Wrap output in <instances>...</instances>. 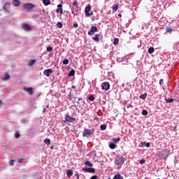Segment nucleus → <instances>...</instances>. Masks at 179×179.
<instances>
[{
  "label": "nucleus",
  "instance_id": "6",
  "mask_svg": "<svg viewBox=\"0 0 179 179\" xmlns=\"http://www.w3.org/2000/svg\"><path fill=\"white\" fill-rule=\"evenodd\" d=\"M73 121H76V118L72 117L69 116V113H66L65 115V120H64V122H73Z\"/></svg>",
  "mask_w": 179,
  "mask_h": 179
},
{
  "label": "nucleus",
  "instance_id": "16",
  "mask_svg": "<svg viewBox=\"0 0 179 179\" xmlns=\"http://www.w3.org/2000/svg\"><path fill=\"white\" fill-rule=\"evenodd\" d=\"M92 40H94V41H96V43H99V41H100V34H95V36L92 37Z\"/></svg>",
  "mask_w": 179,
  "mask_h": 179
},
{
  "label": "nucleus",
  "instance_id": "38",
  "mask_svg": "<svg viewBox=\"0 0 179 179\" xmlns=\"http://www.w3.org/2000/svg\"><path fill=\"white\" fill-rule=\"evenodd\" d=\"M74 75H75V70H71L69 73V76H73Z\"/></svg>",
  "mask_w": 179,
  "mask_h": 179
},
{
  "label": "nucleus",
  "instance_id": "26",
  "mask_svg": "<svg viewBox=\"0 0 179 179\" xmlns=\"http://www.w3.org/2000/svg\"><path fill=\"white\" fill-rule=\"evenodd\" d=\"M85 164V166H88V167H93V164H92L90 161H86Z\"/></svg>",
  "mask_w": 179,
  "mask_h": 179
},
{
  "label": "nucleus",
  "instance_id": "2",
  "mask_svg": "<svg viewBox=\"0 0 179 179\" xmlns=\"http://www.w3.org/2000/svg\"><path fill=\"white\" fill-rule=\"evenodd\" d=\"M85 16L87 17H90V16H93V11H92V6L90 4H87L85 9Z\"/></svg>",
  "mask_w": 179,
  "mask_h": 179
},
{
  "label": "nucleus",
  "instance_id": "27",
  "mask_svg": "<svg viewBox=\"0 0 179 179\" xmlns=\"http://www.w3.org/2000/svg\"><path fill=\"white\" fill-rule=\"evenodd\" d=\"M113 9L115 10V12H117V10H118V4H113Z\"/></svg>",
  "mask_w": 179,
  "mask_h": 179
},
{
  "label": "nucleus",
  "instance_id": "44",
  "mask_svg": "<svg viewBox=\"0 0 179 179\" xmlns=\"http://www.w3.org/2000/svg\"><path fill=\"white\" fill-rule=\"evenodd\" d=\"M24 160V159H20L18 160V163L22 164V163H23Z\"/></svg>",
  "mask_w": 179,
  "mask_h": 179
},
{
  "label": "nucleus",
  "instance_id": "59",
  "mask_svg": "<svg viewBox=\"0 0 179 179\" xmlns=\"http://www.w3.org/2000/svg\"><path fill=\"white\" fill-rule=\"evenodd\" d=\"M46 107H47V108H49L48 105Z\"/></svg>",
  "mask_w": 179,
  "mask_h": 179
},
{
  "label": "nucleus",
  "instance_id": "57",
  "mask_svg": "<svg viewBox=\"0 0 179 179\" xmlns=\"http://www.w3.org/2000/svg\"><path fill=\"white\" fill-rule=\"evenodd\" d=\"M73 99H74V100H76V96H72Z\"/></svg>",
  "mask_w": 179,
  "mask_h": 179
},
{
  "label": "nucleus",
  "instance_id": "42",
  "mask_svg": "<svg viewBox=\"0 0 179 179\" xmlns=\"http://www.w3.org/2000/svg\"><path fill=\"white\" fill-rule=\"evenodd\" d=\"M142 114H143V115H148V110H143Z\"/></svg>",
  "mask_w": 179,
  "mask_h": 179
},
{
  "label": "nucleus",
  "instance_id": "29",
  "mask_svg": "<svg viewBox=\"0 0 179 179\" xmlns=\"http://www.w3.org/2000/svg\"><path fill=\"white\" fill-rule=\"evenodd\" d=\"M62 26H64V24H62V22H59L57 23V27H58L59 29H62Z\"/></svg>",
  "mask_w": 179,
  "mask_h": 179
},
{
  "label": "nucleus",
  "instance_id": "56",
  "mask_svg": "<svg viewBox=\"0 0 179 179\" xmlns=\"http://www.w3.org/2000/svg\"><path fill=\"white\" fill-rule=\"evenodd\" d=\"M118 16H119V17H121V16H122V15L118 14Z\"/></svg>",
  "mask_w": 179,
  "mask_h": 179
},
{
  "label": "nucleus",
  "instance_id": "15",
  "mask_svg": "<svg viewBox=\"0 0 179 179\" xmlns=\"http://www.w3.org/2000/svg\"><path fill=\"white\" fill-rule=\"evenodd\" d=\"M83 170L87 173H95L96 171L94 168H83Z\"/></svg>",
  "mask_w": 179,
  "mask_h": 179
},
{
  "label": "nucleus",
  "instance_id": "18",
  "mask_svg": "<svg viewBox=\"0 0 179 179\" xmlns=\"http://www.w3.org/2000/svg\"><path fill=\"white\" fill-rule=\"evenodd\" d=\"M66 176H67L68 178H71V177H72V176H73V171H72L71 169H67Z\"/></svg>",
  "mask_w": 179,
  "mask_h": 179
},
{
  "label": "nucleus",
  "instance_id": "30",
  "mask_svg": "<svg viewBox=\"0 0 179 179\" xmlns=\"http://www.w3.org/2000/svg\"><path fill=\"white\" fill-rule=\"evenodd\" d=\"M100 129H101V131H106V129H107V126L106 124H101Z\"/></svg>",
  "mask_w": 179,
  "mask_h": 179
},
{
  "label": "nucleus",
  "instance_id": "45",
  "mask_svg": "<svg viewBox=\"0 0 179 179\" xmlns=\"http://www.w3.org/2000/svg\"><path fill=\"white\" fill-rule=\"evenodd\" d=\"M164 82V80L163 79H161L159 80V85H163Z\"/></svg>",
  "mask_w": 179,
  "mask_h": 179
},
{
  "label": "nucleus",
  "instance_id": "28",
  "mask_svg": "<svg viewBox=\"0 0 179 179\" xmlns=\"http://www.w3.org/2000/svg\"><path fill=\"white\" fill-rule=\"evenodd\" d=\"M147 96H148V94L145 93V94H141L140 96V99H141L142 100H145V99H146Z\"/></svg>",
  "mask_w": 179,
  "mask_h": 179
},
{
  "label": "nucleus",
  "instance_id": "1",
  "mask_svg": "<svg viewBox=\"0 0 179 179\" xmlns=\"http://www.w3.org/2000/svg\"><path fill=\"white\" fill-rule=\"evenodd\" d=\"M125 162V158H124L122 156H117L115 160V164L116 166H118L119 167H121L122 164H124V162Z\"/></svg>",
  "mask_w": 179,
  "mask_h": 179
},
{
  "label": "nucleus",
  "instance_id": "14",
  "mask_svg": "<svg viewBox=\"0 0 179 179\" xmlns=\"http://www.w3.org/2000/svg\"><path fill=\"white\" fill-rule=\"evenodd\" d=\"M57 13H60V15H62L64 13V11L62 10V4L57 5V9L56 10Z\"/></svg>",
  "mask_w": 179,
  "mask_h": 179
},
{
  "label": "nucleus",
  "instance_id": "21",
  "mask_svg": "<svg viewBox=\"0 0 179 179\" xmlns=\"http://www.w3.org/2000/svg\"><path fill=\"white\" fill-rule=\"evenodd\" d=\"M35 62H36L35 59L29 60V62H28V65L29 66H33V65H34Z\"/></svg>",
  "mask_w": 179,
  "mask_h": 179
},
{
  "label": "nucleus",
  "instance_id": "10",
  "mask_svg": "<svg viewBox=\"0 0 179 179\" xmlns=\"http://www.w3.org/2000/svg\"><path fill=\"white\" fill-rule=\"evenodd\" d=\"M52 72H54V70L52 69H48L44 70L43 74L45 76L49 77V76H51V74L52 73Z\"/></svg>",
  "mask_w": 179,
  "mask_h": 179
},
{
  "label": "nucleus",
  "instance_id": "5",
  "mask_svg": "<svg viewBox=\"0 0 179 179\" xmlns=\"http://www.w3.org/2000/svg\"><path fill=\"white\" fill-rule=\"evenodd\" d=\"M23 8L26 9V10H31L34 8H36V5L31 3H27L23 4Z\"/></svg>",
  "mask_w": 179,
  "mask_h": 179
},
{
  "label": "nucleus",
  "instance_id": "39",
  "mask_svg": "<svg viewBox=\"0 0 179 179\" xmlns=\"http://www.w3.org/2000/svg\"><path fill=\"white\" fill-rule=\"evenodd\" d=\"M63 64L64 65H68V64H69V60H68V59H65L63 60Z\"/></svg>",
  "mask_w": 179,
  "mask_h": 179
},
{
  "label": "nucleus",
  "instance_id": "35",
  "mask_svg": "<svg viewBox=\"0 0 179 179\" xmlns=\"http://www.w3.org/2000/svg\"><path fill=\"white\" fill-rule=\"evenodd\" d=\"M173 31V29H171V27H166V33H171Z\"/></svg>",
  "mask_w": 179,
  "mask_h": 179
},
{
  "label": "nucleus",
  "instance_id": "3",
  "mask_svg": "<svg viewBox=\"0 0 179 179\" xmlns=\"http://www.w3.org/2000/svg\"><path fill=\"white\" fill-rule=\"evenodd\" d=\"M159 155L161 157H162V159H167V157H169V155H170V150L169 149L162 150Z\"/></svg>",
  "mask_w": 179,
  "mask_h": 179
},
{
  "label": "nucleus",
  "instance_id": "37",
  "mask_svg": "<svg viewBox=\"0 0 179 179\" xmlns=\"http://www.w3.org/2000/svg\"><path fill=\"white\" fill-rule=\"evenodd\" d=\"M52 50H53L52 47H51V46H48L47 47L48 52H52Z\"/></svg>",
  "mask_w": 179,
  "mask_h": 179
},
{
  "label": "nucleus",
  "instance_id": "9",
  "mask_svg": "<svg viewBox=\"0 0 179 179\" xmlns=\"http://www.w3.org/2000/svg\"><path fill=\"white\" fill-rule=\"evenodd\" d=\"M98 30L99 29H97V27L92 26V27H91L90 31L88 32V35L93 36V34H94V33H97Z\"/></svg>",
  "mask_w": 179,
  "mask_h": 179
},
{
  "label": "nucleus",
  "instance_id": "53",
  "mask_svg": "<svg viewBox=\"0 0 179 179\" xmlns=\"http://www.w3.org/2000/svg\"><path fill=\"white\" fill-rule=\"evenodd\" d=\"M47 111V109L45 108H43V113H45Z\"/></svg>",
  "mask_w": 179,
  "mask_h": 179
},
{
  "label": "nucleus",
  "instance_id": "32",
  "mask_svg": "<svg viewBox=\"0 0 179 179\" xmlns=\"http://www.w3.org/2000/svg\"><path fill=\"white\" fill-rule=\"evenodd\" d=\"M173 101H174L173 99H165L166 103H173Z\"/></svg>",
  "mask_w": 179,
  "mask_h": 179
},
{
  "label": "nucleus",
  "instance_id": "34",
  "mask_svg": "<svg viewBox=\"0 0 179 179\" xmlns=\"http://www.w3.org/2000/svg\"><path fill=\"white\" fill-rule=\"evenodd\" d=\"M73 6H76V8H79V6H78V0H74L73 1Z\"/></svg>",
  "mask_w": 179,
  "mask_h": 179
},
{
  "label": "nucleus",
  "instance_id": "33",
  "mask_svg": "<svg viewBox=\"0 0 179 179\" xmlns=\"http://www.w3.org/2000/svg\"><path fill=\"white\" fill-rule=\"evenodd\" d=\"M119 42H120V40L118 39V38H115L113 41L114 45H117V44H118Z\"/></svg>",
  "mask_w": 179,
  "mask_h": 179
},
{
  "label": "nucleus",
  "instance_id": "41",
  "mask_svg": "<svg viewBox=\"0 0 179 179\" xmlns=\"http://www.w3.org/2000/svg\"><path fill=\"white\" fill-rule=\"evenodd\" d=\"M14 164H15V160H13V159L10 160L9 165L14 166Z\"/></svg>",
  "mask_w": 179,
  "mask_h": 179
},
{
  "label": "nucleus",
  "instance_id": "60",
  "mask_svg": "<svg viewBox=\"0 0 179 179\" xmlns=\"http://www.w3.org/2000/svg\"><path fill=\"white\" fill-rule=\"evenodd\" d=\"M76 103H77L78 104H79V102L76 101Z\"/></svg>",
  "mask_w": 179,
  "mask_h": 179
},
{
  "label": "nucleus",
  "instance_id": "12",
  "mask_svg": "<svg viewBox=\"0 0 179 179\" xmlns=\"http://www.w3.org/2000/svg\"><path fill=\"white\" fill-rule=\"evenodd\" d=\"M78 13H79V7H73L71 8V13L74 16H76V15H78Z\"/></svg>",
  "mask_w": 179,
  "mask_h": 179
},
{
  "label": "nucleus",
  "instance_id": "47",
  "mask_svg": "<svg viewBox=\"0 0 179 179\" xmlns=\"http://www.w3.org/2000/svg\"><path fill=\"white\" fill-rule=\"evenodd\" d=\"M90 179H97V176H92Z\"/></svg>",
  "mask_w": 179,
  "mask_h": 179
},
{
  "label": "nucleus",
  "instance_id": "7",
  "mask_svg": "<svg viewBox=\"0 0 179 179\" xmlns=\"http://www.w3.org/2000/svg\"><path fill=\"white\" fill-rule=\"evenodd\" d=\"M3 9L5 10V12H7V13H9L10 12V3L6 2L3 6Z\"/></svg>",
  "mask_w": 179,
  "mask_h": 179
},
{
  "label": "nucleus",
  "instance_id": "43",
  "mask_svg": "<svg viewBox=\"0 0 179 179\" xmlns=\"http://www.w3.org/2000/svg\"><path fill=\"white\" fill-rule=\"evenodd\" d=\"M140 164H145V159H141L139 161Z\"/></svg>",
  "mask_w": 179,
  "mask_h": 179
},
{
  "label": "nucleus",
  "instance_id": "8",
  "mask_svg": "<svg viewBox=\"0 0 179 179\" xmlns=\"http://www.w3.org/2000/svg\"><path fill=\"white\" fill-rule=\"evenodd\" d=\"M23 90L24 92H26L27 93H28V94H29V96L33 95V93H34V90L33 89V87H24Z\"/></svg>",
  "mask_w": 179,
  "mask_h": 179
},
{
  "label": "nucleus",
  "instance_id": "24",
  "mask_svg": "<svg viewBox=\"0 0 179 179\" xmlns=\"http://www.w3.org/2000/svg\"><path fill=\"white\" fill-rule=\"evenodd\" d=\"M154 52H155V48L150 47V48L148 49V53H149V54H153Z\"/></svg>",
  "mask_w": 179,
  "mask_h": 179
},
{
  "label": "nucleus",
  "instance_id": "31",
  "mask_svg": "<svg viewBox=\"0 0 179 179\" xmlns=\"http://www.w3.org/2000/svg\"><path fill=\"white\" fill-rule=\"evenodd\" d=\"M113 142H115V143H118V142H120V141H121V138H120V137L117 138H113Z\"/></svg>",
  "mask_w": 179,
  "mask_h": 179
},
{
  "label": "nucleus",
  "instance_id": "13",
  "mask_svg": "<svg viewBox=\"0 0 179 179\" xmlns=\"http://www.w3.org/2000/svg\"><path fill=\"white\" fill-rule=\"evenodd\" d=\"M22 27L24 30H25V31H30V30H31V27H30V26H29L27 24H22Z\"/></svg>",
  "mask_w": 179,
  "mask_h": 179
},
{
  "label": "nucleus",
  "instance_id": "20",
  "mask_svg": "<svg viewBox=\"0 0 179 179\" xmlns=\"http://www.w3.org/2000/svg\"><path fill=\"white\" fill-rule=\"evenodd\" d=\"M43 3L45 6H48V5H51V1L50 0H43Z\"/></svg>",
  "mask_w": 179,
  "mask_h": 179
},
{
  "label": "nucleus",
  "instance_id": "49",
  "mask_svg": "<svg viewBox=\"0 0 179 179\" xmlns=\"http://www.w3.org/2000/svg\"><path fill=\"white\" fill-rule=\"evenodd\" d=\"M75 176H76V177H77L76 179H79V173H78L76 172V173L75 174Z\"/></svg>",
  "mask_w": 179,
  "mask_h": 179
},
{
  "label": "nucleus",
  "instance_id": "48",
  "mask_svg": "<svg viewBox=\"0 0 179 179\" xmlns=\"http://www.w3.org/2000/svg\"><path fill=\"white\" fill-rule=\"evenodd\" d=\"M78 26V23H76V24H73V28L77 29Z\"/></svg>",
  "mask_w": 179,
  "mask_h": 179
},
{
  "label": "nucleus",
  "instance_id": "36",
  "mask_svg": "<svg viewBox=\"0 0 179 179\" xmlns=\"http://www.w3.org/2000/svg\"><path fill=\"white\" fill-rule=\"evenodd\" d=\"M15 138H16L17 139L20 138V134H19V131H16L15 133Z\"/></svg>",
  "mask_w": 179,
  "mask_h": 179
},
{
  "label": "nucleus",
  "instance_id": "17",
  "mask_svg": "<svg viewBox=\"0 0 179 179\" xmlns=\"http://www.w3.org/2000/svg\"><path fill=\"white\" fill-rule=\"evenodd\" d=\"M12 3L15 7L20 6V1L19 0H13Z\"/></svg>",
  "mask_w": 179,
  "mask_h": 179
},
{
  "label": "nucleus",
  "instance_id": "54",
  "mask_svg": "<svg viewBox=\"0 0 179 179\" xmlns=\"http://www.w3.org/2000/svg\"><path fill=\"white\" fill-rule=\"evenodd\" d=\"M72 99H73L72 96L69 97V100H72Z\"/></svg>",
  "mask_w": 179,
  "mask_h": 179
},
{
  "label": "nucleus",
  "instance_id": "23",
  "mask_svg": "<svg viewBox=\"0 0 179 179\" xmlns=\"http://www.w3.org/2000/svg\"><path fill=\"white\" fill-rule=\"evenodd\" d=\"M113 179H124L121 174H117L114 176Z\"/></svg>",
  "mask_w": 179,
  "mask_h": 179
},
{
  "label": "nucleus",
  "instance_id": "19",
  "mask_svg": "<svg viewBox=\"0 0 179 179\" xmlns=\"http://www.w3.org/2000/svg\"><path fill=\"white\" fill-rule=\"evenodd\" d=\"M9 79H10V76L7 73H5V77L2 78V80H9Z\"/></svg>",
  "mask_w": 179,
  "mask_h": 179
},
{
  "label": "nucleus",
  "instance_id": "46",
  "mask_svg": "<svg viewBox=\"0 0 179 179\" xmlns=\"http://www.w3.org/2000/svg\"><path fill=\"white\" fill-rule=\"evenodd\" d=\"M145 146H146V148H150V143H147L145 144Z\"/></svg>",
  "mask_w": 179,
  "mask_h": 179
},
{
  "label": "nucleus",
  "instance_id": "50",
  "mask_svg": "<svg viewBox=\"0 0 179 179\" xmlns=\"http://www.w3.org/2000/svg\"><path fill=\"white\" fill-rule=\"evenodd\" d=\"M78 101H80L83 100V99L82 97H80L78 99Z\"/></svg>",
  "mask_w": 179,
  "mask_h": 179
},
{
  "label": "nucleus",
  "instance_id": "22",
  "mask_svg": "<svg viewBox=\"0 0 179 179\" xmlns=\"http://www.w3.org/2000/svg\"><path fill=\"white\" fill-rule=\"evenodd\" d=\"M44 143L45 145H50L51 144V140L50 138H45L44 140Z\"/></svg>",
  "mask_w": 179,
  "mask_h": 179
},
{
  "label": "nucleus",
  "instance_id": "25",
  "mask_svg": "<svg viewBox=\"0 0 179 179\" xmlns=\"http://www.w3.org/2000/svg\"><path fill=\"white\" fill-rule=\"evenodd\" d=\"M109 148H110V149H115V148H117V145H115L113 143H110L109 144Z\"/></svg>",
  "mask_w": 179,
  "mask_h": 179
},
{
  "label": "nucleus",
  "instance_id": "58",
  "mask_svg": "<svg viewBox=\"0 0 179 179\" xmlns=\"http://www.w3.org/2000/svg\"><path fill=\"white\" fill-rule=\"evenodd\" d=\"M50 149H52V150L54 149V147L53 146L50 147Z\"/></svg>",
  "mask_w": 179,
  "mask_h": 179
},
{
  "label": "nucleus",
  "instance_id": "51",
  "mask_svg": "<svg viewBox=\"0 0 179 179\" xmlns=\"http://www.w3.org/2000/svg\"><path fill=\"white\" fill-rule=\"evenodd\" d=\"M173 131H174V132H177V127H174Z\"/></svg>",
  "mask_w": 179,
  "mask_h": 179
},
{
  "label": "nucleus",
  "instance_id": "4",
  "mask_svg": "<svg viewBox=\"0 0 179 179\" xmlns=\"http://www.w3.org/2000/svg\"><path fill=\"white\" fill-rule=\"evenodd\" d=\"M94 131L90 130L89 129H84V133L83 134V136L85 138H90L92 135H93Z\"/></svg>",
  "mask_w": 179,
  "mask_h": 179
},
{
  "label": "nucleus",
  "instance_id": "40",
  "mask_svg": "<svg viewBox=\"0 0 179 179\" xmlns=\"http://www.w3.org/2000/svg\"><path fill=\"white\" fill-rule=\"evenodd\" d=\"M88 99L90 100V101H94V96H93V95H90Z\"/></svg>",
  "mask_w": 179,
  "mask_h": 179
},
{
  "label": "nucleus",
  "instance_id": "55",
  "mask_svg": "<svg viewBox=\"0 0 179 179\" xmlns=\"http://www.w3.org/2000/svg\"><path fill=\"white\" fill-rule=\"evenodd\" d=\"M1 106H2V101H1V99H0V107H1Z\"/></svg>",
  "mask_w": 179,
  "mask_h": 179
},
{
  "label": "nucleus",
  "instance_id": "11",
  "mask_svg": "<svg viewBox=\"0 0 179 179\" xmlns=\"http://www.w3.org/2000/svg\"><path fill=\"white\" fill-rule=\"evenodd\" d=\"M103 90H108L110 89V83L108 82H104L101 84Z\"/></svg>",
  "mask_w": 179,
  "mask_h": 179
},
{
  "label": "nucleus",
  "instance_id": "52",
  "mask_svg": "<svg viewBox=\"0 0 179 179\" xmlns=\"http://www.w3.org/2000/svg\"><path fill=\"white\" fill-rule=\"evenodd\" d=\"M71 87H72V89H76V86H75V85H72Z\"/></svg>",
  "mask_w": 179,
  "mask_h": 179
}]
</instances>
